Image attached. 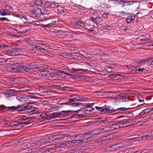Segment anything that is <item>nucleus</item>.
I'll use <instances>...</instances> for the list:
<instances>
[{
  "label": "nucleus",
  "mask_w": 153,
  "mask_h": 153,
  "mask_svg": "<svg viewBox=\"0 0 153 153\" xmlns=\"http://www.w3.org/2000/svg\"><path fill=\"white\" fill-rule=\"evenodd\" d=\"M13 70L16 71V72H21L22 71L27 72L30 70H33L34 71H43L45 72H50L51 69H46L42 66H39L38 64L34 63H29L27 64L26 65L22 66L21 69L17 68H13Z\"/></svg>",
  "instance_id": "1"
},
{
  "label": "nucleus",
  "mask_w": 153,
  "mask_h": 153,
  "mask_svg": "<svg viewBox=\"0 0 153 153\" xmlns=\"http://www.w3.org/2000/svg\"><path fill=\"white\" fill-rule=\"evenodd\" d=\"M30 104L28 103L27 105H18L16 107V110L18 111H26L29 112H33L38 110V108L33 107L30 105Z\"/></svg>",
  "instance_id": "2"
},
{
  "label": "nucleus",
  "mask_w": 153,
  "mask_h": 153,
  "mask_svg": "<svg viewBox=\"0 0 153 153\" xmlns=\"http://www.w3.org/2000/svg\"><path fill=\"white\" fill-rule=\"evenodd\" d=\"M27 119V118L25 116L22 117V118L20 119V127H28L33 125V123L28 120L25 121Z\"/></svg>",
  "instance_id": "3"
},
{
  "label": "nucleus",
  "mask_w": 153,
  "mask_h": 153,
  "mask_svg": "<svg viewBox=\"0 0 153 153\" xmlns=\"http://www.w3.org/2000/svg\"><path fill=\"white\" fill-rule=\"evenodd\" d=\"M91 133H84V137L82 139V143L89 142L93 140V138L91 136Z\"/></svg>",
  "instance_id": "4"
},
{
  "label": "nucleus",
  "mask_w": 153,
  "mask_h": 153,
  "mask_svg": "<svg viewBox=\"0 0 153 153\" xmlns=\"http://www.w3.org/2000/svg\"><path fill=\"white\" fill-rule=\"evenodd\" d=\"M31 12L33 15H35V17L38 19L42 18L44 16L43 14L42 13L40 9L35 10L34 11H31Z\"/></svg>",
  "instance_id": "5"
},
{
  "label": "nucleus",
  "mask_w": 153,
  "mask_h": 153,
  "mask_svg": "<svg viewBox=\"0 0 153 153\" xmlns=\"http://www.w3.org/2000/svg\"><path fill=\"white\" fill-rule=\"evenodd\" d=\"M70 111H61L60 112H54L51 114L49 116V117L50 119H52L54 118H56L61 116L62 113H67L70 112Z\"/></svg>",
  "instance_id": "6"
},
{
  "label": "nucleus",
  "mask_w": 153,
  "mask_h": 153,
  "mask_svg": "<svg viewBox=\"0 0 153 153\" xmlns=\"http://www.w3.org/2000/svg\"><path fill=\"white\" fill-rule=\"evenodd\" d=\"M142 139L145 138L147 140H150L153 138V131L145 132L143 136L141 137Z\"/></svg>",
  "instance_id": "7"
},
{
  "label": "nucleus",
  "mask_w": 153,
  "mask_h": 153,
  "mask_svg": "<svg viewBox=\"0 0 153 153\" xmlns=\"http://www.w3.org/2000/svg\"><path fill=\"white\" fill-rule=\"evenodd\" d=\"M85 26V23L81 20H77L75 23V27L79 29L82 28Z\"/></svg>",
  "instance_id": "8"
},
{
  "label": "nucleus",
  "mask_w": 153,
  "mask_h": 153,
  "mask_svg": "<svg viewBox=\"0 0 153 153\" xmlns=\"http://www.w3.org/2000/svg\"><path fill=\"white\" fill-rule=\"evenodd\" d=\"M20 119L17 121L8 123H6V124L10 127H16L18 126H20Z\"/></svg>",
  "instance_id": "9"
},
{
  "label": "nucleus",
  "mask_w": 153,
  "mask_h": 153,
  "mask_svg": "<svg viewBox=\"0 0 153 153\" xmlns=\"http://www.w3.org/2000/svg\"><path fill=\"white\" fill-rule=\"evenodd\" d=\"M39 76H40V78L42 79L43 78L45 79H48L50 78H52L54 76V75L51 73H43L42 74H40L39 75Z\"/></svg>",
  "instance_id": "10"
},
{
  "label": "nucleus",
  "mask_w": 153,
  "mask_h": 153,
  "mask_svg": "<svg viewBox=\"0 0 153 153\" xmlns=\"http://www.w3.org/2000/svg\"><path fill=\"white\" fill-rule=\"evenodd\" d=\"M127 123H128V121L126 119L119 121H115L113 122V126H117L119 125L125 124Z\"/></svg>",
  "instance_id": "11"
},
{
  "label": "nucleus",
  "mask_w": 153,
  "mask_h": 153,
  "mask_svg": "<svg viewBox=\"0 0 153 153\" xmlns=\"http://www.w3.org/2000/svg\"><path fill=\"white\" fill-rule=\"evenodd\" d=\"M47 8H53L58 7L59 4L57 3L53 2L52 3L51 2H48L45 4Z\"/></svg>",
  "instance_id": "12"
},
{
  "label": "nucleus",
  "mask_w": 153,
  "mask_h": 153,
  "mask_svg": "<svg viewBox=\"0 0 153 153\" xmlns=\"http://www.w3.org/2000/svg\"><path fill=\"white\" fill-rule=\"evenodd\" d=\"M58 56L68 59H70L71 58V57H72L71 54L67 53H59Z\"/></svg>",
  "instance_id": "13"
},
{
  "label": "nucleus",
  "mask_w": 153,
  "mask_h": 153,
  "mask_svg": "<svg viewBox=\"0 0 153 153\" xmlns=\"http://www.w3.org/2000/svg\"><path fill=\"white\" fill-rule=\"evenodd\" d=\"M26 41L30 45H32V47L33 48V45H36V40H34L32 39H27Z\"/></svg>",
  "instance_id": "14"
},
{
  "label": "nucleus",
  "mask_w": 153,
  "mask_h": 153,
  "mask_svg": "<svg viewBox=\"0 0 153 153\" xmlns=\"http://www.w3.org/2000/svg\"><path fill=\"white\" fill-rule=\"evenodd\" d=\"M46 140L45 139H42L39 140L35 141L34 145L39 146L46 143Z\"/></svg>",
  "instance_id": "15"
},
{
  "label": "nucleus",
  "mask_w": 153,
  "mask_h": 153,
  "mask_svg": "<svg viewBox=\"0 0 153 153\" xmlns=\"http://www.w3.org/2000/svg\"><path fill=\"white\" fill-rule=\"evenodd\" d=\"M69 143L71 144L72 145H76L82 143V139L78 140H74L69 141Z\"/></svg>",
  "instance_id": "16"
},
{
  "label": "nucleus",
  "mask_w": 153,
  "mask_h": 153,
  "mask_svg": "<svg viewBox=\"0 0 153 153\" xmlns=\"http://www.w3.org/2000/svg\"><path fill=\"white\" fill-rule=\"evenodd\" d=\"M122 146L121 143H118L113 145V149L114 150H119L123 148Z\"/></svg>",
  "instance_id": "17"
},
{
  "label": "nucleus",
  "mask_w": 153,
  "mask_h": 153,
  "mask_svg": "<svg viewBox=\"0 0 153 153\" xmlns=\"http://www.w3.org/2000/svg\"><path fill=\"white\" fill-rule=\"evenodd\" d=\"M102 121L103 123H111L112 124L111 125L113 126V122H114V121L110 118H106L105 119L102 120Z\"/></svg>",
  "instance_id": "18"
},
{
  "label": "nucleus",
  "mask_w": 153,
  "mask_h": 153,
  "mask_svg": "<svg viewBox=\"0 0 153 153\" xmlns=\"http://www.w3.org/2000/svg\"><path fill=\"white\" fill-rule=\"evenodd\" d=\"M122 148H126L131 146L132 143L129 141H127L124 143H121Z\"/></svg>",
  "instance_id": "19"
},
{
  "label": "nucleus",
  "mask_w": 153,
  "mask_h": 153,
  "mask_svg": "<svg viewBox=\"0 0 153 153\" xmlns=\"http://www.w3.org/2000/svg\"><path fill=\"white\" fill-rule=\"evenodd\" d=\"M20 49L19 48H16L12 49L10 50L11 55L14 56L16 54V53L19 52Z\"/></svg>",
  "instance_id": "20"
},
{
  "label": "nucleus",
  "mask_w": 153,
  "mask_h": 153,
  "mask_svg": "<svg viewBox=\"0 0 153 153\" xmlns=\"http://www.w3.org/2000/svg\"><path fill=\"white\" fill-rule=\"evenodd\" d=\"M87 98H79V97H75L73 99H71L69 101H71V102H74L75 101H84L86 100V99Z\"/></svg>",
  "instance_id": "21"
},
{
  "label": "nucleus",
  "mask_w": 153,
  "mask_h": 153,
  "mask_svg": "<svg viewBox=\"0 0 153 153\" xmlns=\"http://www.w3.org/2000/svg\"><path fill=\"white\" fill-rule=\"evenodd\" d=\"M71 101H69L68 102H66L63 103V104H66L67 105H70L73 106H78V102H73Z\"/></svg>",
  "instance_id": "22"
},
{
  "label": "nucleus",
  "mask_w": 153,
  "mask_h": 153,
  "mask_svg": "<svg viewBox=\"0 0 153 153\" xmlns=\"http://www.w3.org/2000/svg\"><path fill=\"white\" fill-rule=\"evenodd\" d=\"M33 49H36V50H43L45 51L46 50V47H41V46L38 45H33V48H32Z\"/></svg>",
  "instance_id": "23"
},
{
  "label": "nucleus",
  "mask_w": 153,
  "mask_h": 153,
  "mask_svg": "<svg viewBox=\"0 0 153 153\" xmlns=\"http://www.w3.org/2000/svg\"><path fill=\"white\" fill-rule=\"evenodd\" d=\"M36 41L37 42H36V45L39 44L42 45V46L44 47H47V46L45 45L46 44V43L45 42L38 40H37Z\"/></svg>",
  "instance_id": "24"
},
{
  "label": "nucleus",
  "mask_w": 153,
  "mask_h": 153,
  "mask_svg": "<svg viewBox=\"0 0 153 153\" xmlns=\"http://www.w3.org/2000/svg\"><path fill=\"white\" fill-rule=\"evenodd\" d=\"M16 99L20 102H24L25 100V97L24 96L20 95L16 97Z\"/></svg>",
  "instance_id": "25"
},
{
  "label": "nucleus",
  "mask_w": 153,
  "mask_h": 153,
  "mask_svg": "<svg viewBox=\"0 0 153 153\" xmlns=\"http://www.w3.org/2000/svg\"><path fill=\"white\" fill-rule=\"evenodd\" d=\"M140 37V39H141L148 40L150 39V37L149 34H146L144 35H142V36Z\"/></svg>",
  "instance_id": "26"
},
{
  "label": "nucleus",
  "mask_w": 153,
  "mask_h": 153,
  "mask_svg": "<svg viewBox=\"0 0 153 153\" xmlns=\"http://www.w3.org/2000/svg\"><path fill=\"white\" fill-rule=\"evenodd\" d=\"M56 24V22L54 21L46 25H42V26L44 28H45L46 27H49L51 26L54 25Z\"/></svg>",
  "instance_id": "27"
},
{
  "label": "nucleus",
  "mask_w": 153,
  "mask_h": 153,
  "mask_svg": "<svg viewBox=\"0 0 153 153\" xmlns=\"http://www.w3.org/2000/svg\"><path fill=\"white\" fill-rule=\"evenodd\" d=\"M7 110L13 111L16 110V107L15 106H12L11 107L5 106L4 108Z\"/></svg>",
  "instance_id": "28"
},
{
  "label": "nucleus",
  "mask_w": 153,
  "mask_h": 153,
  "mask_svg": "<svg viewBox=\"0 0 153 153\" xmlns=\"http://www.w3.org/2000/svg\"><path fill=\"white\" fill-rule=\"evenodd\" d=\"M109 126H106V127H105L104 128H105L107 130V132L108 131H109L110 130V129L111 130H114L117 128L115 127H114V126H112V125H111L110 124L109 125Z\"/></svg>",
  "instance_id": "29"
},
{
  "label": "nucleus",
  "mask_w": 153,
  "mask_h": 153,
  "mask_svg": "<svg viewBox=\"0 0 153 153\" xmlns=\"http://www.w3.org/2000/svg\"><path fill=\"white\" fill-rule=\"evenodd\" d=\"M60 138V135H55L50 136L49 139H51L52 140H54L55 139H59Z\"/></svg>",
  "instance_id": "30"
},
{
  "label": "nucleus",
  "mask_w": 153,
  "mask_h": 153,
  "mask_svg": "<svg viewBox=\"0 0 153 153\" xmlns=\"http://www.w3.org/2000/svg\"><path fill=\"white\" fill-rule=\"evenodd\" d=\"M114 4H122L126 3V1L124 0H114Z\"/></svg>",
  "instance_id": "31"
},
{
  "label": "nucleus",
  "mask_w": 153,
  "mask_h": 153,
  "mask_svg": "<svg viewBox=\"0 0 153 153\" xmlns=\"http://www.w3.org/2000/svg\"><path fill=\"white\" fill-rule=\"evenodd\" d=\"M148 61L150 62L149 58L148 59H143L142 60L140 59L139 62H137V63L139 64H144L145 63Z\"/></svg>",
  "instance_id": "32"
},
{
  "label": "nucleus",
  "mask_w": 153,
  "mask_h": 153,
  "mask_svg": "<svg viewBox=\"0 0 153 153\" xmlns=\"http://www.w3.org/2000/svg\"><path fill=\"white\" fill-rule=\"evenodd\" d=\"M105 128H99L97 129L95 131H98L100 133H105L107 132V130Z\"/></svg>",
  "instance_id": "33"
},
{
  "label": "nucleus",
  "mask_w": 153,
  "mask_h": 153,
  "mask_svg": "<svg viewBox=\"0 0 153 153\" xmlns=\"http://www.w3.org/2000/svg\"><path fill=\"white\" fill-rule=\"evenodd\" d=\"M71 71L74 72H76L77 71H83L86 72L88 71V70L87 69H79V68L75 69L74 68H72L71 69Z\"/></svg>",
  "instance_id": "34"
},
{
  "label": "nucleus",
  "mask_w": 153,
  "mask_h": 153,
  "mask_svg": "<svg viewBox=\"0 0 153 153\" xmlns=\"http://www.w3.org/2000/svg\"><path fill=\"white\" fill-rule=\"evenodd\" d=\"M105 110L108 111H110L111 112H115L116 111V109H114L113 108H112L110 106H105Z\"/></svg>",
  "instance_id": "35"
},
{
  "label": "nucleus",
  "mask_w": 153,
  "mask_h": 153,
  "mask_svg": "<svg viewBox=\"0 0 153 153\" xmlns=\"http://www.w3.org/2000/svg\"><path fill=\"white\" fill-rule=\"evenodd\" d=\"M41 22V21H33L31 22H30L29 23L33 24V25H39L40 23Z\"/></svg>",
  "instance_id": "36"
},
{
  "label": "nucleus",
  "mask_w": 153,
  "mask_h": 153,
  "mask_svg": "<svg viewBox=\"0 0 153 153\" xmlns=\"http://www.w3.org/2000/svg\"><path fill=\"white\" fill-rule=\"evenodd\" d=\"M102 20V18L100 16H97L96 17L95 23L98 24L100 23Z\"/></svg>",
  "instance_id": "37"
},
{
  "label": "nucleus",
  "mask_w": 153,
  "mask_h": 153,
  "mask_svg": "<svg viewBox=\"0 0 153 153\" xmlns=\"http://www.w3.org/2000/svg\"><path fill=\"white\" fill-rule=\"evenodd\" d=\"M34 3L36 4L39 6H41L42 3L41 0H36L34 1Z\"/></svg>",
  "instance_id": "38"
},
{
  "label": "nucleus",
  "mask_w": 153,
  "mask_h": 153,
  "mask_svg": "<svg viewBox=\"0 0 153 153\" xmlns=\"http://www.w3.org/2000/svg\"><path fill=\"white\" fill-rule=\"evenodd\" d=\"M131 108H126L125 107L117 108L116 109V110H120L121 111H125L128 110H130Z\"/></svg>",
  "instance_id": "39"
},
{
  "label": "nucleus",
  "mask_w": 153,
  "mask_h": 153,
  "mask_svg": "<svg viewBox=\"0 0 153 153\" xmlns=\"http://www.w3.org/2000/svg\"><path fill=\"white\" fill-rule=\"evenodd\" d=\"M10 59H4L3 58H0V63H3V62H10Z\"/></svg>",
  "instance_id": "40"
},
{
  "label": "nucleus",
  "mask_w": 153,
  "mask_h": 153,
  "mask_svg": "<svg viewBox=\"0 0 153 153\" xmlns=\"http://www.w3.org/2000/svg\"><path fill=\"white\" fill-rule=\"evenodd\" d=\"M132 20L133 19L131 16H128L126 19V21L128 23L131 22H132Z\"/></svg>",
  "instance_id": "41"
},
{
  "label": "nucleus",
  "mask_w": 153,
  "mask_h": 153,
  "mask_svg": "<svg viewBox=\"0 0 153 153\" xmlns=\"http://www.w3.org/2000/svg\"><path fill=\"white\" fill-rule=\"evenodd\" d=\"M109 13L107 12H105L102 14V17L105 19H107L108 18Z\"/></svg>",
  "instance_id": "42"
},
{
  "label": "nucleus",
  "mask_w": 153,
  "mask_h": 153,
  "mask_svg": "<svg viewBox=\"0 0 153 153\" xmlns=\"http://www.w3.org/2000/svg\"><path fill=\"white\" fill-rule=\"evenodd\" d=\"M90 146H99L100 145L98 141H96L94 143H91L89 144Z\"/></svg>",
  "instance_id": "43"
},
{
  "label": "nucleus",
  "mask_w": 153,
  "mask_h": 153,
  "mask_svg": "<svg viewBox=\"0 0 153 153\" xmlns=\"http://www.w3.org/2000/svg\"><path fill=\"white\" fill-rule=\"evenodd\" d=\"M153 110V108H147L146 109H145L144 110V112H145V113H149L150 112H151V111H152Z\"/></svg>",
  "instance_id": "44"
},
{
  "label": "nucleus",
  "mask_w": 153,
  "mask_h": 153,
  "mask_svg": "<svg viewBox=\"0 0 153 153\" xmlns=\"http://www.w3.org/2000/svg\"><path fill=\"white\" fill-rule=\"evenodd\" d=\"M113 145L110 146L109 147H108L106 148V151H114V149H113Z\"/></svg>",
  "instance_id": "45"
},
{
  "label": "nucleus",
  "mask_w": 153,
  "mask_h": 153,
  "mask_svg": "<svg viewBox=\"0 0 153 153\" xmlns=\"http://www.w3.org/2000/svg\"><path fill=\"white\" fill-rule=\"evenodd\" d=\"M120 102V100L117 98L114 99V102L115 105H118Z\"/></svg>",
  "instance_id": "46"
},
{
  "label": "nucleus",
  "mask_w": 153,
  "mask_h": 153,
  "mask_svg": "<svg viewBox=\"0 0 153 153\" xmlns=\"http://www.w3.org/2000/svg\"><path fill=\"white\" fill-rule=\"evenodd\" d=\"M4 52L7 55L11 56V54L10 50H6L4 51Z\"/></svg>",
  "instance_id": "47"
},
{
  "label": "nucleus",
  "mask_w": 153,
  "mask_h": 153,
  "mask_svg": "<svg viewBox=\"0 0 153 153\" xmlns=\"http://www.w3.org/2000/svg\"><path fill=\"white\" fill-rule=\"evenodd\" d=\"M57 12L59 13H62L63 12V9L62 8L60 7L57 9Z\"/></svg>",
  "instance_id": "48"
},
{
  "label": "nucleus",
  "mask_w": 153,
  "mask_h": 153,
  "mask_svg": "<svg viewBox=\"0 0 153 153\" xmlns=\"http://www.w3.org/2000/svg\"><path fill=\"white\" fill-rule=\"evenodd\" d=\"M105 28L107 29H110L112 27L111 25H105L104 26Z\"/></svg>",
  "instance_id": "49"
},
{
  "label": "nucleus",
  "mask_w": 153,
  "mask_h": 153,
  "mask_svg": "<svg viewBox=\"0 0 153 153\" xmlns=\"http://www.w3.org/2000/svg\"><path fill=\"white\" fill-rule=\"evenodd\" d=\"M83 107L84 108H90V106L89 103H85L83 105Z\"/></svg>",
  "instance_id": "50"
},
{
  "label": "nucleus",
  "mask_w": 153,
  "mask_h": 153,
  "mask_svg": "<svg viewBox=\"0 0 153 153\" xmlns=\"http://www.w3.org/2000/svg\"><path fill=\"white\" fill-rule=\"evenodd\" d=\"M123 77H120V76H119V77L116 76L113 77V79L114 80H120L123 79Z\"/></svg>",
  "instance_id": "51"
},
{
  "label": "nucleus",
  "mask_w": 153,
  "mask_h": 153,
  "mask_svg": "<svg viewBox=\"0 0 153 153\" xmlns=\"http://www.w3.org/2000/svg\"><path fill=\"white\" fill-rule=\"evenodd\" d=\"M111 76H120V77H124V76H121L120 75H119V74H117V73H114L113 74H112Z\"/></svg>",
  "instance_id": "52"
},
{
  "label": "nucleus",
  "mask_w": 153,
  "mask_h": 153,
  "mask_svg": "<svg viewBox=\"0 0 153 153\" xmlns=\"http://www.w3.org/2000/svg\"><path fill=\"white\" fill-rule=\"evenodd\" d=\"M0 13L1 15L3 16H5L6 15V13L3 10L0 11Z\"/></svg>",
  "instance_id": "53"
},
{
  "label": "nucleus",
  "mask_w": 153,
  "mask_h": 153,
  "mask_svg": "<svg viewBox=\"0 0 153 153\" xmlns=\"http://www.w3.org/2000/svg\"><path fill=\"white\" fill-rule=\"evenodd\" d=\"M101 141H103L104 143H108L110 140L109 139H106L104 138Z\"/></svg>",
  "instance_id": "54"
},
{
  "label": "nucleus",
  "mask_w": 153,
  "mask_h": 153,
  "mask_svg": "<svg viewBox=\"0 0 153 153\" xmlns=\"http://www.w3.org/2000/svg\"><path fill=\"white\" fill-rule=\"evenodd\" d=\"M128 30H129V28L128 27V26H126L123 29H122V30L124 32H126Z\"/></svg>",
  "instance_id": "55"
},
{
  "label": "nucleus",
  "mask_w": 153,
  "mask_h": 153,
  "mask_svg": "<svg viewBox=\"0 0 153 153\" xmlns=\"http://www.w3.org/2000/svg\"><path fill=\"white\" fill-rule=\"evenodd\" d=\"M33 49V48L32 49H28V51L30 53H35V51H34Z\"/></svg>",
  "instance_id": "56"
},
{
  "label": "nucleus",
  "mask_w": 153,
  "mask_h": 153,
  "mask_svg": "<svg viewBox=\"0 0 153 153\" xmlns=\"http://www.w3.org/2000/svg\"><path fill=\"white\" fill-rule=\"evenodd\" d=\"M89 32H93L94 30V27H92L90 28L89 29H88Z\"/></svg>",
  "instance_id": "57"
},
{
  "label": "nucleus",
  "mask_w": 153,
  "mask_h": 153,
  "mask_svg": "<svg viewBox=\"0 0 153 153\" xmlns=\"http://www.w3.org/2000/svg\"><path fill=\"white\" fill-rule=\"evenodd\" d=\"M6 95L8 96L7 97H10L12 96V95L9 92H6Z\"/></svg>",
  "instance_id": "58"
},
{
  "label": "nucleus",
  "mask_w": 153,
  "mask_h": 153,
  "mask_svg": "<svg viewBox=\"0 0 153 153\" xmlns=\"http://www.w3.org/2000/svg\"><path fill=\"white\" fill-rule=\"evenodd\" d=\"M47 56L48 57H51V58H53V57H54V55L53 54H52L50 53H48V54Z\"/></svg>",
  "instance_id": "59"
},
{
  "label": "nucleus",
  "mask_w": 153,
  "mask_h": 153,
  "mask_svg": "<svg viewBox=\"0 0 153 153\" xmlns=\"http://www.w3.org/2000/svg\"><path fill=\"white\" fill-rule=\"evenodd\" d=\"M147 117V116H146L144 117H140V119L141 120H143L144 119L145 120H146V119H148Z\"/></svg>",
  "instance_id": "60"
},
{
  "label": "nucleus",
  "mask_w": 153,
  "mask_h": 153,
  "mask_svg": "<svg viewBox=\"0 0 153 153\" xmlns=\"http://www.w3.org/2000/svg\"><path fill=\"white\" fill-rule=\"evenodd\" d=\"M106 71L108 73H110L112 71V69L110 68H108L106 69Z\"/></svg>",
  "instance_id": "61"
},
{
  "label": "nucleus",
  "mask_w": 153,
  "mask_h": 153,
  "mask_svg": "<svg viewBox=\"0 0 153 153\" xmlns=\"http://www.w3.org/2000/svg\"><path fill=\"white\" fill-rule=\"evenodd\" d=\"M54 87H56V88H62L61 85H53Z\"/></svg>",
  "instance_id": "62"
},
{
  "label": "nucleus",
  "mask_w": 153,
  "mask_h": 153,
  "mask_svg": "<svg viewBox=\"0 0 153 153\" xmlns=\"http://www.w3.org/2000/svg\"><path fill=\"white\" fill-rule=\"evenodd\" d=\"M90 19L92 22H95L96 21V18L91 17L90 18Z\"/></svg>",
  "instance_id": "63"
},
{
  "label": "nucleus",
  "mask_w": 153,
  "mask_h": 153,
  "mask_svg": "<svg viewBox=\"0 0 153 153\" xmlns=\"http://www.w3.org/2000/svg\"><path fill=\"white\" fill-rule=\"evenodd\" d=\"M149 61H152L151 64L152 65H153V57H151L149 58Z\"/></svg>",
  "instance_id": "64"
}]
</instances>
